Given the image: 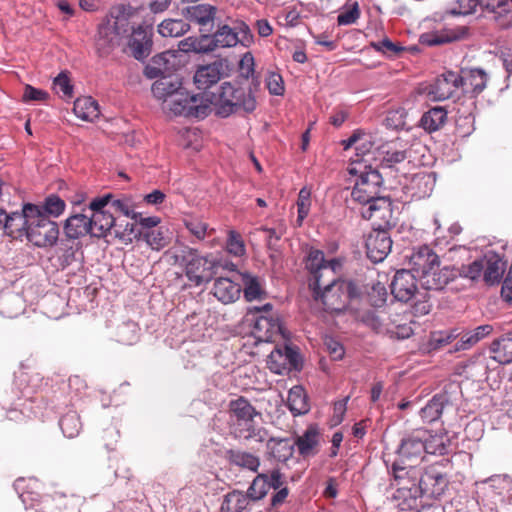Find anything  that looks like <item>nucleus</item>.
Returning a JSON list of instances; mask_svg holds the SVG:
<instances>
[{
	"instance_id": "1",
	"label": "nucleus",
	"mask_w": 512,
	"mask_h": 512,
	"mask_svg": "<svg viewBox=\"0 0 512 512\" xmlns=\"http://www.w3.org/2000/svg\"><path fill=\"white\" fill-rule=\"evenodd\" d=\"M211 112L220 117H228L238 112L250 113L256 108V100L249 88L230 82L222 83L217 94H208Z\"/></svg>"
},
{
	"instance_id": "2",
	"label": "nucleus",
	"mask_w": 512,
	"mask_h": 512,
	"mask_svg": "<svg viewBox=\"0 0 512 512\" xmlns=\"http://www.w3.org/2000/svg\"><path fill=\"white\" fill-rule=\"evenodd\" d=\"M348 173L357 176L351 191V201L366 207L380 197L382 177L376 169L361 163L360 160H352L348 166Z\"/></svg>"
},
{
	"instance_id": "3",
	"label": "nucleus",
	"mask_w": 512,
	"mask_h": 512,
	"mask_svg": "<svg viewBox=\"0 0 512 512\" xmlns=\"http://www.w3.org/2000/svg\"><path fill=\"white\" fill-rule=\"evenodd\" d=\"M231 421L234 426V434L243 439H251L263 442L267 438V432L255 424V418L260 417L255 408L243 397L230 402Z\"/></svg>"
},
{
	"instance_id": "4",
	"label": "nucleus",
	"mask_w": 512,
	"mask_h": 512,
	"mask_svg": "<svg viewBox=\"0 0 512 512\" xmlns=\"http://www.w3.org/2000/svg\"><path fill=\"white\" fill-rule=\"evenodd\" d=\"M28 231L26 238L39 248L52 247L59 238V227L56 222L43 214L39 205L27 203Z\"/></svg>"
},
{
	"instance_id": "5",
	"label": "nucleus",
	"mask_w": 512,
	"mask_h": 512,
	"mask_svg": "<svg viewBox=\"0 0 512 512\" xmlns=\"http://www.w3.org/2000/svg\"><path fill=\"white\" fill-rule=\"evenodd\" d=\"M163 110L175 116L202 119L211 113V105L207 93L190 95L182 88L172 95V100L163 106Z\"/></svg>"
},
{
	"instance_id": "6",
	"label": "nucleus",
	"mask_w": 512,
	"mask_h": 512,
	"mask_svg": "<svg viewBox=\"0 0 512 512\" xmlns=\"http://www.w3.org/2000/svg\"><path fill=\"white\" fill-rule=\"evenodd\" d=\"M209 52L217 48H231L237 44L249 47L254 42L250 27L245 22H237L234 27L227 24L219 25L213 34H204Z\"/></svg>"
},
{
	"instance_id": "7",
	"label": "nucleus",
	"mask_w": 512,
	"mask_h": 512,
	"mask_svg": "<svg viewBox=\"0 0 512 512\" xmlns=\"http://www.w3.org/2000/svg\"><path fill=\"white\" fill-rule=\"evenodd\" d=\"M314 298L323 305L328 312H340L346 305V291L348 284L339 279L338 274L325 279L320 289H312Z\"/></svg>"
},
{
	"instance_id": "8",
	"label": "nucleus",
	"mask_w": 512,
	"mask_h": 512,
	"mask_svg": "<svg viewBox=\"0 0 512 512\" xmlns=\"http://www.w3.org/2000/svg\"><path fill=\"white\" fill-rule=\"evenodd\" d=\"M185 262V274L190 282L199 286L208 282L216 273L217 261L211 256H200L194 249H187L183 257Z\"/></svg>"
},
{
	"instance_id": "9",
	"label": "nucleus",
	"mask_w": 512,
	"mask_h": 512,
	"mask_svg": "<svg viewBox=\"0 0 512 512\" xmlns=\"http://www.w3.org/2000/svg\"><path fill=\"white\" fill-rule=\"evenodd\" d=\"M272 309L270 303L263 306H252L248 309V320L254 322L252 334L259 342H270L274 335L280 332V324L277 319L262 315V312H269Z\"/></svg>"
},
{
	"instance_id": "10",
	"label": "nucleus",
	"mask_w": 512,
	"mask_h": 512,
	"mask_svg": "<svg viewBox=\"0 0 512 512\" xmlns=\"http://www.w3.org/2000/svg\"><path fill=\"white\" fill-rule=\"evenodd\" d=\"M341 262L338 259L325 261L324 254L320 250H311L307 257L306 267L313 275L309 286L311 289H320L325 284V279L338 274L341 270Z\"/></svg>"
},
{
	"instance_id": "11",
	"label": "nucleus",
	"mask_w": 512,
	"mask_h": 512,
	"mask_svg": "<svg viewBox=\"0 0 512 512\" xmlns=\"http://www.w3.org/2000/svg\"><path fill=\"white\" fill-rule=\"evenodd\" d=\"M363 218L372 220L377 228L386 229L395 225L392 203L389 198L378 197L360 211Z\"/></svg>"
},
{
	"instance_id": "12",
	"label": "nucleus",
	"mask_w": 512,
	"mask_h": 512,
	"mask_svg": "<svg viewBox=\"0 0 512 512\" xmlns=\"http://www.w3.org/2000/svg\"><path fill=\"white\" fill-rule=\"evenodd\" d=\"M125 18L117 17L114 24L106 23L99 26L96 38V49L101 56L111 53L120 44Z\"/></svg>"
},
{
	"instance_id": "13",
	"label": "nucleus",
	"mask_w": 512,
	"mask_h": 512,
	"mask_svg": "<svg viewBox=\"0 0 512 512\" xmlns=\"http://www.w3.org/2000/svg\"><path fill=\"white\" fill-rule=\"evenodd\" d=\"M482 489L497 498L495 504L507 506V511L512 512V480L507 475H494L480 482Z\"/></svg>"
},
{
	"instance_id": "14",
	"label": "nucleus",
	"mask_w": 512,
	"mask_h": 512,
	"mask_svg": "<svg viewBox=\"0 0 512 512\" xmlns=\"http://www.w3.org/2000/svg\"><path fill=\"white\" fill-rule=\"evenodd\" d=\"M218 8L216 6L201 3L185 8L184 15L186 19L197 26L201 33L209 34L217 19Z\"/></svg>"
},
{
	"instance_id": "15",
	"label": "nucleus",
	"mask_w": 512,
	"mask_h": 512,
	"mask_svg": "<svg viewBox=\"0 0 512 512\" xmlns=\"http://www.w3.org/2000/svg\"><path fill=\"white\" fill-rule=\"evenodd\" d=\"M426 435L425 429H418L402 439L398 448V455L402 462H417L423 459Z\"/></svg>"
},
{
	"instance_id": "16",
	"label": "nucleus",
	"mask_w": 512,
	"mask_h": 512,
	"mask_svg": "<svg viewBox=\"0 0 512 512\" xmlns=\"http://www.w3.org/2000/svg\"><path fill=\"white\" fill-rule=\"evenodd\" d=\"M392 240L386 229L374 228L366 239L368 258L377 263L383 261L390 253Z\"/></svg>"
},
{
	"instance_id": "17",
	"label": "nucleus",
	"mask_w": 512,
	"mask_h": 512,
	"mask_svg": "<svg viewBox=\"0 0 512 512\" xmlns=\"http://www.w3.org/2000/svg\"><path fill=\"white\" fill-rule=\"evenodd\" d=\"M459 87V74L453 71H447L437 77L432 84L425 88V91L431 100L443 101L450 98Z\"/></svg>"
},
{
	"instance_id": "18",
	"label": "nucleus",
	"mask_w": 512,
	"mask_h": 512,
	"mask_svg": "<svg viewBox=\"0 0 512 512\" xmlns=\"http://www.w3.org/2000/svg\"><path fill=\"white\" fill-rule=\"evenodd\" d=\"M391 292L398 301L411 300L418 293L416 275L406 269L397 271L391 282Z\"/></svg>"
},
{
	"instance_id": "19",
	"label": "nucleus",
	"mask_w": 512,
	"mask_h": 512,
	"mask_svg": "<svg viewBox=\"0 0 512 512\" xmlns=\"http://www.w3.org/2000/svg\"><path fill=\"white\" fill-rule=\"evenodd\" d=\"M411 269L423 278L428 271L439 266V258L428 246L423 245L414 249L409 256Z\"/></svg>"
},
{
	"instance_id": "20",
	"label": "nucleus",
	"mask_w": 512,
	"mask_h": 512,
	"mask_svg": "<svg viewBox=\"0 0 512 512\" xmlns=\"http://www.w3.org/2000/svg\"><path fill=\"white\" fill-rule=\"evenodd\" d=\"M152 33L153 29L148 25L133 28L128 45L137 60H143L149 56L152 48Z\"/></svg>"
},
{
	"instance_id": "21",
	"label": "nucleus",
	"mask_w": 512,
	"mask_h": 512,
	"mask_svg": "<svg viewBox=\"0 0 512 512\" xmlns=\"http://www.w3.org/2000/svg\"><path fill=\"white\" fill-rule=\"evenodd\" d=\"M376 144L375 135L361 129L355 130L348 139L342 141L344 150H348L353 147L356 150L355 160H360L363 164H366L364 157L369 155Z\"/></svg>"
},
{
	"instance_id": "22",
	"label": "nucleus",
	"mask_w": 512,
	"mask_h": 512,
	"mask_svg": "<svg viewBox=\"0 0 512 512\" xmlns=\"http://www.w3.org/2000/svg\"><path fill=\"white\" fill-rule=\"evenodd\" d=\"M20 498L26 509H34L36 512H59L61 505L64 504L65 495L40 497L30 492H22Z\"/></svg>"
},
{
	"instance_id": "23",
	"label": "nucleus",
	"mask_w": 512,
	"mask_h": 512,
	"mask_svg": "<svg viewBox=\"0 0 512 512\" xmlns=\"http://www.w3.org/2000/svg\"><path fill=\"white\" fill-rule=\"evenodd\" d=\"M298 353L289 346L275 348L268 357V367L275 374H283L290 367H296L298 363Z\"/></svg>"
},
{
	"instance_id": "24",
	"label": "nucleus",
	"mask_w": 512,
	"mask_h": 512,
	"mask_svg": "<svg viewBox=\"0 0 512 512\" xmlns=\"http://www.w3.org/2000/svg\"><path fill=\"white\" fill-rule=\"evenodd\" d=\"M394 471V483L392 484L396 488H409V486L415 484L417 487L422 486V471L415 465L401 466L399 463L393 465Z\"/></svg>"
},
{
	"instance_id": "25",
	"label": "nucleus",
	"mask_w": 512,
	"mask_h": 512,
	"mask_svg": "<svg viewBox=\"0 0 512 512\" xmlns=\"http://www.w3.org/2000/svg\"><path fill=\"white\" fill-rule=\"evenodd\" d=\"M460 77V87L466 93L480 94L487 85L488 75L479 68L462 70Z\"/></svg>"
},
{
	"instance_id": "26",
	"label": "nucleus",
	"mask_w": 512,
	"mask_h": 512,
	"mask_svg": "<svg viewBox=\"0 0 512 512\" xmlns=\"http://www.w3.org/2000/svg\"><path fill=\"white\" fill-rule=\"evenodd\" d=\"M182 88V83L177 76H162L153 83L152 93L165 106L172 100V95Z\"/></svg>"
},
{
	"instance_id": "27",
	"label": "nucleus",
	"mask_w": 512,
	"mask_h": 512,
	"mask_svg": "<svg viewBox=\"0 0 512 512\" xmlns=\"http://www.w3.org/2000/svg\"><path fill=\"white\" fill-rule=\"evenodd\" d=\"M422 486L424 493L440 496L448 486V478L436 467H430L422 473Z\"/></svg>"
},
{
	"instance_id": "28",
	"label": "nucleus",
	"mask_w": 512,
	"mask_h": 512,
	"mask_svg": "<svg viewBox=\"0 0 512 512\" xmlns=\"http://www.w3.org/2000/svg\"><path fill=\"white\" fill-rule=\"evenodd\" d=\"M223 64L220 61L201 66L194 75V82L199 89H207L216 84L222 77Z\"/></svg>"
},
{
	"instance_id": "29",
	"label": "nucleus",
	"mask_w": 512,
	"mask_h": 512,
	"mask_svg": "<svg viewBox=\"0 0 512 512\" xmlns=\"http://www.w3.org/2000/svg\"><path fill=\"white\" fill-rule=\"evenodd\" d=\"M212 293L221 303L230 304L239 299L241 288L231 279L220 277L215 280Z\"/></svg>"
},
{
	"instance_id": "30",
	"label": "nucleus",
	"mask_w": 512,
	"mask_h": 512,
	"mask_svg": "<svg viewBox=\"0 0 512 512\" xmlns=\"http://www.w3.org/2000/svg\"><path fill=\"white\" fill-rule=\"evenodd\" d=\"M64 232L69 239L91 236V221L86 213L74 214L64 222Z\"/></svg>"
},
{
	"instance_id": "31",
	"label": "nucleus",
	"mask_w": 512,
	"mask_h": 512,
	"mask_svg": "<svg viewBox=\"0 0 512 512\" xmlns=\"http://www.w3.org/2000/svg\"><path fill=\"white\" fill-rule=\"evenodd\" d=\"M409 488H396L393 493V500L396 506L402 510H412L418 507V500L424 494L423 488L412 485Z\"/></svg>"
},
{
	"instance_id": "32",
	"label": "nucleus",
	"mask_w": 512,
	"mask_h": 512,
	"mask_svg": "<svg viewBox=\"0 0 512 512\" xmlns=\"http://www.w3.org/2000/svg\"><path fill=\"white\" fill-rule=\"evenodd\" d=\"M27 204L23 206L22 212H13L11 214L5 215V219L3 222V228L5 232L14 237H20L23 234H27L28 231V213H27Z\"/></svg>"
},
{
	"instance_id": "33",
	"label": "nucleus",
	"mask_w": 512,
	"mask_h": 512,
	"mask_svg": "<svg viewBox=\"0 0 512 512\" xmlns=\"http://www.w3.org/2000/svg\"><path fill=\"white\" fill-rule=\"evenodd\" d=\"M454 277L453 271L449 267L434 268L420 279L421 285L426 290H440Z\"/></svg>"
},
{
	"instance_id": "34",
	"label": "nucleus",
	"mask_w": 512,
	"mask_h": 512,
	"mask_svg": "<svg viewBox=\"0 0 512 512\" xmlns=\"http://www.w3.org/2000/svg\"><path fill=\"white\" fill-rule=\"evenodd\" d=\"M91 221V236L105 237L115 224V218L110 211L96 212L89 215Z\"/></svg>"
},
{
	"instance_id": "35",
	"label": "nucleus",
	"mask_w": 512,
	"mask_h": 512,
	"mask_svg": "<svg viewBox=\"0 0 512 512\" xmlns=\"http://www.w3.org/2000/svg\"><path fill=\"white\" fill-rule=\"evenodd\" d=\"M447 120V111L442 107H434L425 112L420 120L421 127L429 132L439 130Z\"/></svg>"
},
{
	"instance_id": "36",
	"label": "nucleus",
	"mask_w": 512,
	"mask_h": 512,
	"mask_svg": "<svg viewBox=\"0 0 512 512\" xmlns=\"http://www.w3.org/2000/svg\"><path fill=\"white\" fill-rule=\"evenodd\" d=\"M73 111L75 115L84 121H93L98 118L99 105L92 97H81L74 102Z\"/></svg>"
},
{
	"instance_id": "37",
	"label": "nucleus",
	"mask_w": 512,
	"mask_h": 512,
	"mask_svg": "<svg viewBox=\"0 0 512 512\" xmlns=\"http://www.w3.org/2000/svg\"><path fill=\"white\" fill-rule=\"evenodd\" d=\"M318 443L319 432L315 426H310L295 442L299 453L304 457L314 455Z\"/></svg>"
},
{
	"instance_id": "38",
	"label": "nucleus",
	"mask_w": 512,
	"mask_h": 512,
	"mask_svg": "<svg viewBox=\"0 0 512 512\" xmlns=\"http://www.w3.org/2000/svg\"><path fill=\"white\" fill-rule=\"evenodd\" d=\"M483 277L488 284L498 283L503 274V264L495 253H488L483 258Z\"/></svg>"
},
{
	"instance_id": "39",
	"label": "nucleus",
	"mask_w": 512,
	"mask_h": 512,
	"mask_svg": "<svg viewBox=\"0 0 512 512\" xmlns=\"http://www.w3.org/2000/svg\"><path fill=\"white\" fill-rule=\"evenodd\" d=\"M492 332V326L481 325L474 330L466 331L462 334L460 340L455 344V351L467 350L478 343L485 336Z\"/></svg>"
},
{
	"instance_id": "40",
	"label": "nucleus",
	"mask_w": 512,
	"mask_h": 512,
	"mask_svg": "<svg viewBox=\"0 0 512 512\" xmlns=\"http://www.w3.org/2000/svg\"><path fill=\"white\" fill-rule=\"evenodd\" d=\"M287 406L294 415H302L309 411L307 396L301 386H294L290 389Z\"/></svg>"
},
{
	"instance_id": "41",
	"label": "nucleus",
	"mask_w": 512,
	"mask_h": 512,
	"mask_svg": "<svg viewBox=\"0 0 512 512\" xmlns=\"http://www.w3.org/2000/svg\"><path fill=\"white\" fill-rule=\"evenodd\" d=\"M435 184L431 173H417L411 180V189L415 190L413 196L421 199L430 196Z\"/></svg>"
},
{
	"instance_id": "42",
	"label": "nucleus",
	"mask_w": 512,
	"mask_h": 512,
	"mask_svg": "<svg viewBox=\"0 0 512 512\" xmlns=\"http://www.w3.org/2000/svg\"><path fill=\"white\" fill-rule=\"evenodd\" d=\"M189 29L190 25L183 19H165L158 25V32L163 37H179Z\"/></svg>"
},
{
	"instance_id": "43",
	"label": "nucleus",
	"mask_w": 512,
	"mask_h": 512,
	"mask_svg": "<svg viewBox=\"0 0 512 512\" xmlns=\"http://www.w3.org/2000/svg\"><path fill=\"white\" fill-rule=\"evenodd\" d=\"M393 319L392 315L384 311L379 312H370L366 315L365 322L368 326L374 329L377 333H386L389 334V331H392L391 320Z\"/></svg>"
},
{
	"instance_id": "44",
	"label": "nucleus",
	"mask_w": 512,
	"mask_h": 512,
	"mask_svg": "<svg viewBox=\"0 0 512 512\" xmlns=\"http://www.w3.org/2000/svg\"><path fill=\"white\" fill-rule=\"evenodd\" d=\"M172 55L170 52H164L152 58L151 63L145 68V74L148 78H156L165 76V73L170 71L169 57Z\"/></svg>"
},
{
	"instance_id": "45",
	"label": "nucleus",
	"mask_w": 512,
	"mask_h": 512,
	"mask_svg": "<svg viewBox=\"0 0 512 512\" xmlns=\"http://www.w3.org/2000/svg\"><path fill=\"white\" fill-rule=\"evenodd\" d=\"M242 279L244 283V297L247 301L258 300L265 295L264 288L258 277L245 273Z\"/></svg>"
},
{
	"instance_id": "46",
	"label": "nucleus",
	"mask_w": 512,
	"mask_h": 512,
	"mask_svg": "<svg viewBox=\"0 0 512 512\" xmlns=\"http://www.w3.org/2000/svg\"><path fill=\"white\" fill-rule=\"evenodd\" d=\"M492 359L500 364H509L512 362V339L503 338L492 344Z\"/></svg>"
},
{
	"instance_id": "47",
	"label": "nucleus",
	"mask_w": 512,
	"mask_h": 512,
	"mask_svg": "<svg viewBox=\"0 0 512 512\" xmlns=\"http://www.w3.org/2000/svg\"><path fill=\"white\" fill-rule=\"evenodd\" d=\"M445 397L435 395L421 410L420 416L425 422H433L437 420L444 408Z\"/></svg>"
},
{
	"instance_id": "48",
	"label": "nucleus",
	"mask_w": 512,
	"mask_h": 512,
	"mask_svg": "<svg viewBox=\"0 0 512 512\" xmlns=\"http://www.w3.org/2000/svg\"><path fill=\"white\" fill-rule=\"evenodd\" d=\"M425 453L443 455L447 451L448 438L443 434H432L426 430Z\"/></svg>"
},
{
	"instance_id": "49",
	"label": "nucleus",
	"mask_w": 512,
	"mask_h": 512,
	"mask_svg": "<svg viewBox=\"0 0 512 512\" xmlns=\"http://www.w3.org/2000/svg\"><path fill=\"white\" fill-rule=\"evenodd\" d=\"M63 434L68 438L77 436L81 429V422L78 414L75 411L66 413L59 422Z\"/></svg>"
},
{
	"instance_id": "50",
	"label": "nucleus",
	"mask_w": 512,
	"mask_h": 512,
	"mask_svg": "<svg viewBox=\"0 0 512 512\" xmlns=\"http://www.w3.org/2000/svg\"><path fill=\"white\" fill-rule=\"evenodd\" d=\"M58 266L62 269L70 266L74 262L78 261V246L75 244L62 243L56 250Z\"/></svg>"
},
{
	"instance_id": "51",
	"label": "nucleus",
	"mask_w": 512,
	"mask_h": 512,
	"mask_svg": "<svg viewBox=\"0 0 512 512\" xmlns=\"http://www.w3.org/2000/svg\"><path fill=\"white\" fill-rule=\"evenodd\" d=\"M140 236L146 244L155 251H160L168 244V240L165 237L162 228L141 231Z\"/></svg>"
},
{
	"instance_id": "52",
	"label": "nucleus",
	"mask_w": 512,
	"mask_h": 512,
	"mask_svg": "<svg viewBox=\"0 0 512 512\" xmlns=\"http://www.w3.org/2000/svg\"><path fill=\"white\" fill-rule=\"evenodd\" d=\"M229 460L231 463L249 469L251 471H256L259 467V459L254 455L241 451H233L229 452Z\"/></svg>"
},
{
	"instance_id": "53",
	"label": "nucleus",
	"mask_w": 512,
	"mask_h": 512,
	"mask_svg": "<svg viewBox=\"0 0 512 512\" xmlns=\"http://www.w3.org/2000/svg\"><path fill=\"white\" fill-rule=\"evenodd\" d=\"M297 205V224L301 226L304 219L309 215L311 208V189L303 187L298 194Z\"/></svg>"
},
{
	"instance_id": "54",
	"label": "nucleus",
	"mask_w": 512,
	"mask_h": 512,
	"mask_svg": "<svg viewBox=\"0 0 512 512\" xmlns=\"http://www.w3.org/2000/svg\"><path fill=\"white\" fill-rule=\"evenodd\" d=\"M248 503L247 497L241 492L233 491L226 495L221 509L226 512H241Z\"/></svg>"
},
{
	"instance_id": "55",
	"label": "nucleus",
	"mask_w": 512,
	"mask_h": 512,
	"mask_svg": "<svg viewBox=\"0 0 512 512\" xmlns=\"http://www.w3.org/2000/svg\"><path fill=\"white\" fill-rule=\"evenodd\" d=\"M360 17L358 2L354 1L344 5L337 16V23L341 26L354 24Z\"/></svg>"
},
{
	"instance_id": "56",
	"label": "nucleus",
	"mask_w": 512,
	"mask_h": 512,
	"mask_svg": "<svg viewBox=\"0 0 512 512\" xmlns=\"http://www.w3.org/2000/svg\"><path fill=\"white\" fill-rule=\"evenodd\" d=\"M184 225L187 230L199 241L204 240L207 235L214 231V229H209L208 224L200 218H187L184 220Z\"/></svg>"
},
{
	"instance_id": "57",
	"label": "nucleus",
	"mask_w": 512,
	"mask_h": 512,
	"mask_svg": "<svg viewBox=\"0 0 512 512\" xmlns=\"http://www.w3.org/2000/svg\"><path fill=\"white\" fill-rule=\"evenodd\" d=\"M178 49L181 52L189 53V52H196V53H207L208 45L207 41H204V34L201 36L200 39L195 37H187L183 40H181L178 43Z\"/></svg>"
},
{
	"instance_id": "58",
	"label": "nucleus",
	"mask_w": 512,
	"mask_h": 512,
	"mask_svg": "<svg viewBox=\"0 0 512 512\" xmlns=\"http://www.w3.org/2000/svg\"><path fill=\"white\" fill-rule=\"evenodd\" d=\"M39 207L42 209L44 215L58 217L64 212L66 204L59 196L50 195L45 199L43 205Z\"/></svg>"
},
{
	"instance_id": "59",
	"label": "nucleus",
	"mask_w": 512,
	"mask_h": 512,
	"mask_svg": "<svg viewBox=\"0 0 512 512\" xmlns=\"http://www.w3.org/2000/svg\"><path fill=\"white\" fill-rule=\"evenodd\" d=\"M268 491V475L259 474L250 485L248 489V495L254 500H259L263 498L268 493Z\"/></svg>"
},
{
	"instance_id": "60",
	"label": "nucleus",
	"mask_w": 512,
	"mask_h": 512,
	"mask_svg": "<svg viewBox=\"0 0 512 512\" xmlns=\"http://www.w3.org/2000/svg\"><path fill=\"white\" fill-rule=\"evenodd\" d=\"M370 45L374 50L381 52L388 57H393L404 50L401 45L393 43L389 38H384L377 42H371Z\"/></svg>"
},
{
	"instance_id": "61",
	"label": "nucleus",
	"mask_w": 512,
	"mask_h": 512,
	"mask_svg": "<svg viewBox=\"0 0 512 512\" xmlns=\"http://www.w3.org/2000/svg\"><path fill=\"white\" fill-rule=\"evenodd\" d=\"M484 11L502 15L509 11V0H477V6Z\"/></svg>"
},
{
	"instance_id": "62",
	"label": "nucleus",
	"mask_w": 512,
	"mask_h": 512,
	"mask_svg": "<svg viewBox=\"0 0 512 512\" xmlns=\"http://www.w3.org/2000/svg\"><path fill=\"white\" fill-rule=\"evenodd\" d=\"M407 112L404 108L390 110L386 116L385 122L389 128L402 129L406 125Z\"/></svg>"
},
{
	"instance_id": "63",
	"label": "nucleus",
	"mask_w": 512,
	"mask_h": 512,
	"mask_svg": "<svg viewBox=\"0 0 512 512\" xmlns=\"http://www.w3.org/2000/svg\"><path fill=\"white\" fill-rule=\"evenodd\" d=\"M227 251L234 256H242L245 253V246L241 236L234 230L229 231L226 244Z\"/></svg>"
},
{
	"instance_id": "64",
	"label": "nucleus",
	"mask_w": 512,
	"mask_h": 512,
	"mask_svg": "<svg viewBox=\"0 0 512 512\" xmlns=\"http://www.w3.org/2000/svg\"><path fill=\"white\" fill-rule=\"evenodd\" d=\"M398 317V314L393 316V319L391 320L392 331H389V335L397 339L409 338L413 334L412 327L410 324L400 323L397 319Z\"/></svg>"
}]
</instances>
